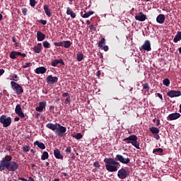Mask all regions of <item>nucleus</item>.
I'll list each match as a JSON object with an SVG mask.
<instances>
[{
	"label": "nucleus",
	"mask_w": 181,
	"mask_h": 181,
	"mask_svg": "<svg viewBox=\"0 0 181 181\" xmlns=\"http://www.w3.org/2000/svg\"><path fill=\"white\" fill-rule=\"evenodd\" d=\"M120 163L122 164H129L130 159L129 158H124L121 154H117L115 158H105L103 159V163L105 164L106 170L110 173H115L118 170V168L117 165H119Z\"/></svg>",
	"instance_id": "f257e3e1"
},
{
	"label": "nucleus",
	"mask_w": 181,
	"mask_h": 181,
	"mask_svg": "<svg viewBox=\"0 0 181 181\" xmlns=\"http://www.w3.org/2000/svg\"><path fill=\"white\" fill-rule=\"evenodd\" d=\"M19 168V165L16 161H12V157L11 155H6L2 158L0 161V172H3L5 169L9 172H16Z\"/></svg>",
	"instance_id": "f03ea898"
},
{
	"label": "nucleus",
	"mask_w": 181,
	"mask_h": 181,
	"mask_svg": "<svg viewBox=\"0 0 181 181\" xmlns=\"http://www.w3.org/2000/svg\"><path fill=\"white\" fill-rule=\"evenodd\" d=\"M0 122L1 123L4 127H8L11 126L12 119L10 117H7L6 115H2L0 117Z\"/></svg>",
	"instance_id": "7ed1b4c3"
},
{
	"label": "nucleus",
	"mask_w": 181,
	"mask_h": 181,
	"mask_svg": "<svg viewBox=\"0 0 181 181\" xmlns=\"http://www.w3.org/2000/svg\"><path fill=\"white\" fill-rule=\"evenodd\" d=\"M11 88H13V90L16 91V93L17 95L23 94V89L20 84L16 83V82L15 81H11Z\"/></svg>",
	"instance_id": "20e7f679"
},
{
	"label": "nucleus",
	"mask_w": 181,
	"mask_h": 181,
	"mask_svg": "<svg viewBox=\"0 0 181 181\" xmlns=\"http://www.w3.org/2000/svg\"><path fill=\"white\" fill-rule=\"evenodd\" d=\"M130 172L124 169V168H122L120 170L117 172V177L120 179H126L127 177L129 176Z\"/></svg>",
	"instance_id": "39448f33"
},
{
	"label": "nucleus",
	"mask_w": 181,
	"mask_h": 181,
	"mask_svg": "<svg viewBox=\"0 0 181 181\" xmlns=\"http://www.w3.org/2000/svg\"><path fill=\"white\" fill-rule=\"evenodd\" d=\"M66 132V127L62 126L61 124H57V129L55 132L57 136L62 137L64 136L65 132Z\"/></svg>",
	"instance_id": "423d86ee"
},
{
	"label": "nucleus",
	"mask_w": 181,
	"mask_h": 181,
	"mask_svg": "<svg viewBox=\"0 0 181 181\" xmlns=\"http://www.w3.org/2000/svg\"><path fill=\"white\" fill-rule=\"evenodd\" d=\"M167 95L170 98H174L175 97L181 96V92L180 90H170L167 93Z\"/></svg>",
	"instance_id": "0eeeda50"
},
{
	"label": "nucleus",
	"mask_w": 181,
	"mask_h": 181,
	"mask_svg": "<svg viewBox=\"0 0 181 181\" xmlns=\"http://www.w3.org/2000/svg\"><path fill=\"white\" fill-rule=\"evenodd\" d=\"M139 49H144L146 52H151V50H152L151 42L149 40H146L144 44L140 47Z\"/></svg>",
	"instance_id": "6e6552de"
},
{
	"label": "nucleus",
	"mask_w": 181,
	"mask_h": 181,
	"mask_svg": "<svg viewBox=\"0 0 181 181\" xmlns=\"http://www.w3.org/2000/svg\"><path fill=\"white\" fill-rule=\"evenodd\" d=\"M15 112L16 114L18 115V116H19L21 118H25V115L23 113V112L22 111V107L21 105H17L16 106V110H15Z\"/></svg>",
	"instance_id": "1a4fd4ad"
},
{
	"label": "nucleus",
	"mask_w": 181,
	"mask_h": 181,
	"mask_svg": "<svg viewBox=\"0 0 181 181\" xmlns=\"http://www.w3.org/2000/svg\"><path fill=\"white\" fill-rule=\"evenodd\" d=\"M47 83L48 84H54L58 83V77L57 76H53L52 75H49L47 77Z\"/></svg>",
	"instance_id": "9d476101"
},
{
	"label": "nucleus",
	"mask_w": 181,
	"mask_h": 181,
	"mask_svg": "<svg viewBox=\"0 0 181 181\" xmlns=\"http://www.w3.org/2000/svg\"><path fill=\"white\" fill-rule=\"evenodd\" d=\"M146 18V15L144 14L143 12H139L138 15L135 16V19L139 22H144Z\"/></svg>",
	"instance_id": "9b49d317"
},
{
	"label": "nucleus",
	"mask_w": 181,
	"mask_h": 181,
	"mask_svg": "<svg viewBox=\"0 0 181 181\" xmlns=\"http://www.w3.org/2000/svg\"><path fill=\"white\" fill-rule=\"evenodd\" d=\"M47 107V102L42 101L39 103V107H36L35 110L37 112H42L43 109L46 108Z\"/></svg>",
	"instance_id": "f8f14e48"
},
{
	"label": "nucleus",
	"mask_w": 181,
	"mask_h": 181,
	"mask_svg": "<svg viewBox=\"0 0 181 181\" xmlns=\"http://www.w3.org/2000/svg\"><path fill=\"white\" fill-rule=\"evenodd\" d=\"M136 135H131L128 137H127L126 139H124L123 141L124 142L129 144H131L132 145V143H134V141H135V138H136Z\"/></svg>",
	"instance_id": "ddd939ff"
},
{
	"label": "nucleus",
	"mask_w": 181,
	"mask_h": 181,
	"mask_svg": "<svg viewBox=\"0 0 181 181\" xmlns=\"http://www.w3.org/2000/svg\"><path fill=\"white\" fill-rule=\"evenodd\" d=\"M46 127L56 132V131L58 129V123H48L46 124Z\"/></svg>",
	"instance_id": "4468645a"
},
{
	"label": "nucleus",
	"mask_w": 181,
	"mask_h": 181,
	"mask_svg": "<svg viewBox=\"0 0 181 181\" xmlns=\"http://www.w3.org/2000/svg\"><path fill=\"white\" fill-rule=\"evenodd\" d=\"M180 117H181V115L180 113H172L168 116V118L170 121H174V120H177V119H179Z\"/></svg>",
	"instance_id": "2eb2a0df"
},
{
	"label": "nucleus",
	"mask_w": 181,
	"mask_h": 181,
	"mask_svg": "<svg viewBox=\"0 0 181 181\" xmlns=\"http://www.w3.org/2000/svg\"><path fill=\"white\" fill-rule=\"evenodd\" d=\"M47 71V69L44 66L37 67L35 70V73L37 74H44Z\"/></svg>",
	"instance_id": "dca6fc26"
},
{
	"label": "nucleus",
	"mask_w": 181,
	"mask_h": 181,
	"mask_svg": "<svg viewBox=\"0 0 181 181\" xmlns=\"http://www.w3.org/2000/svg\"><path fill=\"white\" fill-rule=\"evenodd\" d=\"M54 155L56 159H60V160L64 159L63 155L61 154V151L58 148H55V150H54Z\"/></svg>",
	"instance_id": "f3484780"
},
{
	"label": "nucleus",
	"mask_w": 181,
	"mask_h": 181,
	"mask_svg": "<svg viewBox=\"0 0 181 181\" xmlns=\"http://www.w3.org/2000/svg\"><path fill=\"white\" fill-rule=\"evenodd\" d=\"M165 21V16L160 14L156 17V22L160 24H163Z\"/></svg>",
	"instance_id": "a211bd4d"
},
{
	"label": "nucleus",
	"mask_w": 181,
	"mask_h": 181,
	"mask_svg": "<svg viewBox=\"0 0 181 181\" xmlns=\"http://www.w3.org/2000/svg\"><path fill=\"white\" fill-rule=\"evenodd\" d=\"M66 14L69 15L71 18H76V13L70 7L66 8Z\"/></svg>",
	"instance_id": "6ab92c4d"
},
{
	"label": "nucleus",
	"mask_w": 181,
	"mask_h": 181,
	"mask_svg": "<svg viewBox=\"0 0 181 181\" xmlns=\"http://www.w3.org/2000/svg\"><path fill=\"white\" fill-rule=\"evenodd\" d=\"M42 45L40 42H39L36 46H34L33 50L35 53L40 54L42 51Z\"/></svg>",
	"instance_id": "aec40b11"
},
{
	"label": "nucleus",
	"mask_w": 181,
	"mask_h": 181,
	"mask_svg": "<svg viewBox=\"0 0 181 181\" xmlns=\"http://www.w3.org/2000/svg\"><path fill=\"white\" fill-rule=\"evenodd\" d=\"M37 37L38 41H43L44 40H45L46 35L43 33L37 31Z\"/></svg>",
	"instance_id": "412c9836"
},
{
	"label": "nucleus",
	"mask_w": 181,
	"mask_h": 181,
	"mask_svg": "<svg viewBox=\"0 0 181 181\" xmlns=\"http://www.w3.org/2000/svg\"><path fill=\"white\" fill-rule=\"evenodd\" d=\"M44 10H45V13L47 15V16L50 18L52 16V13H51L50 8H49V6H47V4H45Z\"/></svg>",
	"instance_id": "4be33fe9"
},
{
	"label": "nucleus",
	"mask_w": 181,
	"mask_h": 181,
	"mask_svg": "<svg viewBox=\"0 0 181 181\" xmlns=\"http://www.w3.org/2000/svg\"><path fill=\"white\" fill-rule=\"evenodd\" d=\"M93 14H94V11H93L85 13L84 14H83V11L81 12V16L83 18H89L90 16L93 15Z\"/></svg>",
	"instance_id": "5701e85b"
},
{
	"label": "nucleus",
	"mask_w": 181,
	"mask_h": 181,
	"mask_svg": "<svg viewBox=\"0 0 181 181\" xmlns=\"http://www.w3.org/2000/svg\"><path fill=\"white\" fill-rule=\"evenodd\" d=\"M180 40H181V32L179 31L175 36L173 41H174V43H177V42Z\"/></svg>",
	"instance_id": "b1692460"
},
{
	"label": "nucleus",
	"mask_w": 181,
	"mask_h": 181,
	"mask_svg": "<svg viewBox=\"0 0 181 181\" xmlns=\"http://www.w3.org/2000/svg\"><path fill=\"white\" fill-rule=\"evenodd\" d=\"M153 153L156 155L160 156L163 153V149L161 148H155L153 150Z\"/></svg>",
	"instance_id": "393cba45"
},
{
	"label": "nucleus",
	"mask_w": 181,
	"mask_h": 181,
	"mask_svg": "<svg viewBox=\"0 0 181 181\" xmlns=\"http://www.w3.org/2000/svg\"><path fill=\"white\" fill-rule=\"evenodd\" d=\"M34 145H37L38 148L41 149L46 148L45 145L43 143H40L39 141H35Z\"/></svg>",
	"instance_id": "a878e982"
},
{
	"label": "nucleus",
	"mask_w": 181,
	"mask_h": 181,
	"mask_svg": "<svg viewBox=\"0 0 181 181\" xmlns=\"http://www.w3.org/2000/svg\"><path fill=\"white\" fill-rule=\"evenodd\" d=\"M149 131L152 132L153 134H159L160 132L159 128L155 127L149 128Z\"/></svg>",
	"instance_id": "bb28decb"
},
{
	"label": "nucleus",
	"mask_w": 181,
	"mask_h": 181,
	"mask_svg": "<svg viewBox=\"0 0 181 181\" xmlns=\"http://www.w3.org/2000/svg\"><path fill=\"white\" fill-rule=\"evenodd\" d=\"M135 141H134V142L132 143V145H133V146H134L136 148H137V149H140L141 148H140V144H139V142L137 141L138 140V137H137V136H136V138H135V139H134Z\"/></svg>",
	"instance_id": "cd10ccee"
},
{
	"label": "nucleus",
	"mask_w": 181,
	"mask_h": 181,
	"mask_svg": "<svg viewBox=\"0 0 181 181\" xmlns=\"http://www.w3.org/2000/svg\"><path fill=\"white\" fill-rule=\"evenodd\" d=\"M63 43H64L63 46L66 49H69L70 47V46H71V45H72V42L69 40L63 41Z\"/></svg>",
	"instance_id": "c85d7f7f"
},
{
	"label": "nucleus",
	"mask_w": 181,
	"mask_h": 181,
	"mask_svg": "<svg viewBox=\"0 0 181 181\" xmlns=\"http://www.w3.org/2000/svg\"><path fill=\"white\" fill-rule=\"evenodd\" d=\"M105 45V37H102L101 40L98 42V47L103 48Z\"/></svg>",
	"instance_id": "c756f323"
},
{
	"label": "nucleus",
	"mask_w": 181,
	"mask_h": 181,
	"mask_svg": "<svg viewBox=\"0 0 181 181\" xmlns=\"http://www.w3.org/2000/svg\"><path fill=\"white\" fill-rule=\"evenodd\" d=\"M48 158H49V153L47 151H45L41 156V160H47Z\"/></svg>",
	"instance_id": "7c9ffc66"
},
{
	"label": "nucleus",
	"mask_w": 181,
	"mask_h": 181,
	"mask_svg": "<svg viewBox=\"0 0 181 181\" xmlns=\"http://www.w3.org/2000/svg\"><path fill=\"white\" fill-rule=\"evenodd\" d=\"M76 56H77V61H78V62H81V61H83V53L78 52V53H77Z\"/></svg>",
	"instance_id": "2f4dec72"
},
{
	"label": "nucleus",
	"mask_w": 181,
	"mask_h": 181,
	"mask_svg": "<svg viewBox=\"0 0 181 181\" xmlns=\"http://www.w3.org/2000/svg\"><path fill=\"white\" fill-rule=\"evenodd\" d=\"M163 86H165L167 87L170 86V81L169 78H165L163 81Z\"/></svg>",
	"instance_id": "473e14b6"
},
{
	"label": "nucleus",
	"mask_w": 181,
	"mask_h": 181,
	"mask_svg": "<svg viewBox=\"0 0 181 181\" xmlns=\"http://www.w3.org/2000/svg\"><path fill=\"white\" fill-rule=\"evenodd\" d=\"M42 45H43V46H44V47L45 48H46V49H49V48H50V44H49V42H48V41H44L43 42H42Z\"/></svg>",
	"instance_id": "72a5a7b5"
},
{
	"label": "nucleus",
	"mask_w": 181,
	"mask_h": 181,
	"mask_svg": "<svg viewBox=\"0 0 181 181\" xmlns=\"http://www.w3.org/2000/svg\"><path fill=\"white\" fill-rule=\"evenodd\" d=\"M73 137L77 140L81 139L83 136L81 133H77L76 135H73Z\"/></svg>",
	"instance_id": "f704fd0d"
},
{
	"label": "nucleus",
	"mask_w": 181,
	"mask_h": 181,
	"mask_svg": "<svg viewBox=\"0 0 181 181\" xmlns=\"http://www.w3.org/2000/svg\"><path fill=\"white\" fill-rule=\"evenodd\" d=\"M9 57L13 59H16V51H12L11 53L9 54Z\"/></svg>",
	"instance_id": "c9c22d12"
},
{
	"label": "nucleus",
	"mask_w": 181,
	"mask_h": 181,
	"mask_svg": "<svg viewBox=\"0 0 181 181\" xmlns=\"http://www.w3.org/2000/svg\"><path fill=\"white\" fill-rule=\"evenodd\" d=\"M58 64H59V59L52 60V66L56 67V66H57Z\"/></svg>",
	"instance_id": "e433bc0d"
},
{
	"label": "nucleus",
	"mask_w": 181,
	"mask_h": 181,
	"mask_svg": "<svg viewBox=\"0 0 181 181\" xmlns=\"http://www.w3.org/2000/svg\"><path fill=\"white\" fill-rule=\"evenodd\" d=\"M37 4L36 0H30V6H32L33 8H35V6Z\"/></svg>",
	"instance_id": "4c0bfd02"
},
{
	"label": "nucleus",
	"mask_w": 181,
	"mask_h": 181,
	"mask_svg": "<svg viewBox=\"0 0 181 181\" xmlns=\"http://www.w3.org/2000/svg\"><path fill=\"white\" fill-rule=\"evenodd\" d=\"M32 66V64L30 62H26L24 64H23L22 68L23 69H28V67Z\"/></svg>",
	"instance_id": "58836bf2"
},
{
	"label": "nucleus",
	"mask_w": 181,
	"mask_h": 181,
	"mask_svg": "<svg viewBox=\"0 0 181 181\" xmlns=\"http://www.w3.org/2000/svg\"><path fill=\"white\" fill-rule=\"evenodd\" d=\"M66 153L67 155H69L70 153H71L72 152V148L71 147L69 146V147H66V149L65 150Z\"/></svg>",
	"instance_id": "ea45409f"
},
{
	"label": "nucleus",
	"mask_w": 181,
	"mask_h": 181,
	"mask_svg": "<svg viewBox=\"0 0 181 181\" xmlns=\"http://www.w3.org/2000/svg\"><path fill=\"white\" fill-rule=\"evenodd\" d=\"M29 151H30L29 146H23V152H29Z\"/></svg>",
	"instance_id": "a19ab883"
},
{
	"label": "nucleus",
	"mask_w": 181,
	"mask_h": 181,
	"mask_svg": "<svg viewBox=\"0 0 181 181\" xmlns=\"http://www.w3.org/2000/svg\"><path fill=\"white\" fill-rule=\"evenodd\" d=\"M93 165L95 166V168H100L101 166L99 161H95V163H93Z\"/></svg>",
	"instance_id": "79ce46f5"
},
{
	"label": "nucleus",
	"mask_w": 181,
	"mask_h": 181,
	"mask_svg": "<svg viewBox=\"0 0 181 181\" xmlns=\"http://www.w3.org/2000/svg\"><path fill=\"white\" fill-rule=\"evenodd\" d=\"M71 97H70V96H68V98H66V99L64 103H65L66 105H69V104L71 103Z\"/></svg>",
	"instance_id": "37998d69"
},
{
	"label": "nucleus",
	"mask_w": 181,
	"mask_h": 181,
	"mask_svg": "<svg viewBox=\"0 0 181 181\" xmlns=\"http://www.w3.org/2000/svg\"><path fill=\"white\" fill-rule=\"evenodd\" d=\"M54 45L55 46H64V42H54Z\"/></svg>",
	"instance_id": "c03bdc74"
},
{
	"label": "nucleus",
	"mask_w": 181,
	"mask_h": 181,
	"mask_svg": "<svg viewBox=\"0 0 181 181\" xmlns=\"http://www.w3.org/2000/svg\"><path fill=\"white\" fill-rule=\"evenodd\" d=\"M143 88H144V90H146L147 91H148V90H149V85L148 83L143 84Z\"/></svg>",
	"instance_id": "a18cd8bd"
},
{
	"label": "nucleus",
	"mask_w": 181,
	"mask_h": 181,
	"mask_svg": "<svg viewBox=\"0 0 181 181\" xmlns=\"http://www.w3.org/2000/svg\"><path fill=\"white\" fill-rule=\"evenodd\" d=\"M13 82H18V76L15 74L13 76Z\"/></svg>",
	"instance_id": "49530a36"
},
{
	"label": "nucleus",
	"mask_w": 181,
	"mask_h": 181,
	"mask_svg": "<svg viewBox=\"0 0 181 181\" xmlns=\"http://www.w3.org/2000/svg\"><path fill=\"white\" fill-rule=\"evenodd\" d=\"M21 11H22V13H23L24 16H26V15H27V13H28V8H21Z\"/></svg>",
	"instance_id": "de8ad7c7"
},
{
	"label": "nucleus",
	"mask_w": 181,
	"mask_h": 181,
	"mask_svg": "<svg viewBox=\"0 0 181 181\" xmlns=\"http://www.w3.org/2000/svg\"><path fill=\"white\" fill-rule=\"evenodd\" d=\"M40 23L42 25H46V24H47V21L41 19V20L40 21Z\"/></svg>",
	"instance_id": "09e8293b"
},
{
	"label": "nucleus",
	"mask_w": 181,
	"mask_h": 181,
	"mask_svg": "<svg viewBox=\"0 0 181 181\" xmlns=\"http://www.w3.org/2000/svg\"><path fill=\"white\" fill-rule=\"evenodd\" d=\"M89 28L92 31H96V28H95L94 25H90Z\"/></svg>",
	"instance_id": "8fccbe9b"
},
{
	"label": "nucleus",
	"mask_w": 181,
	"mask_h": 181,
	"mask_svg": "<svg viewBox=\"0 0 181 181\" xmlns=\"http://www.w3.org/2000/svg\"><path fill=\"white\" fill-rule=\"evenodd\" d=\"M62 64V65H65V62H64V60L62 59H59V64Z\"/></svg>",
	"instance_id": "3c124183"
},
{
	"label": "nucleus",
	"mask_w": 181,
	"mask_h": 181,
	"mask_svg": "<svg viewBox=\"0 0 181 181\" xmlns=\"http://www.w3.org/2000/svg\"><path fill=\"white\" fill-rule=\"evenodd\" d=\"M154 139H156V140H159L160 139V136L158 135V134H156L154 135Z\"/></svg>",
	"instance_id": "603ef678"
},
{
	"label": "nucleus",
	"mask_w": 181,
	"mask_h": 181,
	"mask_svg": "<svg viewBox=\"0 0 181 181\" xmlns=\"http://www.w3.org/2000/svg\"><path fill=\"white\" fill-rule=\"evenodd\" d=\"M62 96L63 97H66V98H68V97H69V93H64L62 94Z\"/></svg>",
	"instance_id": "864d4df0"
},
{
	"label": "nucleus",
	"mask_w": 181,
	"mask_h": 181,
	"mask_svg": "<svg viewBox=\"0 0 181 181\" xmlns=\"http://www.w3.org/2000/svg\"><path fill=\"white\" fill-rule=\"evenodd\" d=\"M103 50H105V52H107V50L109 49L107 45H105L104 47H103Z\"/></svg>",
	"instance_id": "5fc2aeb1"
},
{
	"label": "nucleus",
	"mask_w": 181,
	"mask_h": 181,
	"mask_svg": "<svg viewBox=\"0 0 181 181\" xmlns=\"http://www.w3.org/2000/svg\"><path fill=\"white\" fill-rule=\"evenodd\" d=\"M96 76H97V77H100V76H101V71H98L96 72Z\"/></svg>",
	"instance_id": "6e6d98bb"
},
{
	"label": "nucleus",
	"mask_w": 181,
	"mask_h": 181,
	"mask_svg": "<svg viewBox=\"0 0 181 181\" xmlns=\"http://www.w3.org/2000/svg\"><path fill=\"white\" fill-rule=\"evenodd\" d=\"M5 73L4 69H0V76H2Z\"/></svg>",
	"instance_id": "4d7b16f0"
},
{
	"label": "nucleus",
	"mask_w": 181,
	"mask_h": 181,
	"mask_svg": "<svg viewBox=\"0 0 181 181\" xmlns=\"http://www.w3.org/2000/svg\"><path fill=\"white\" fill-rule=\"evenodd\" d=\"M156 125L160 126V119H156Z\"/></svg>",
	"instance_id": "13d9d810"
},
{
	"label": "nucleus",
	"mask_w": 181,
	"mask_h": 181,
	"mask_svg": "<svg viewBox=\"0 0 181 181\" xmlns=\"http://www.w3.org/2000/svg\"><path fill=\"white\" fill-rule=\"evenodd\" d=\"M18 179H19V180H21V181H28L27 179L23 178V177H19Z\"/></svg>",
	"instance_id": "bf43d9fd"
},
{
	"label": "nucleus",
	"mask_w": 181,
	"mask_h": 181,
	"mask_svg": "<svg viewBox=\"0 0 181 181\" xmlns=\"http://www.w3.org/2000/svg\"><path fill=\"white\" fill-rule=\"evenodd\" d=\"M157 95H158V97H159V98H160V100H163L162 94H160V93H157Z\"/></svg>",
	"instance_id": "052dcab7"
},
{
	"label": "nucleus",
	"mask_w": 181,
	"mask_h": 181,
	"mask_svg": "<svg viewBox=\"0 0 181 181\" xmlns=\"http://www.w3.org/2000/svg\"><path fill=\"white\" fill-rule=\"evenodd\" d=\"M22 53L21 52H16V57L17 56H21Z\"/></svg>",
	"instance_id": "680f3d73"
},
{
	"label": "nucleus",
	"mask_w": 181,
	"mask_h": 181,
	"mask_svg": "<svg viewBox=\"0 0 181 181\" xmlns=\"http://www.w3.org/2000/svg\"><path fill=\"white\" fill-rule=\"evenodd\" d=\"M12 40L14 43H16V38L14 36L12 37Z\"/></svg>",
	"instance_id": "e2e57ef3"
},
{
	"label": "nucleus",
	"mask_w": 181,
	"mask_h": 181,
	"mask_svg": "<svg viewBox=\"0 0 181 181\" xmlns=\"http://www.w3.org/2000/svg\"><path fill=\"white\" fill-rule=\"evenodd\" d=\"M62 175L64 177H68L69 176V175L67 173H65V172H62Z\"/></svg>",
	"instance_id": "0e129e2a"
},
{
	"label": "nucleus",
	"mask_w": 181,
	"mask_h": 181,
	"mask_svg": "<svg viewBox=\"0 0 181 181\" xmlns=\"http://www.w3.org/2000/svg\"><path fill=\"white\" fill-rule=\"evenodd\" d=\"M28 181H35L33 177H30Z\"/></svg>",
	"instance_id": "69168bd1"
},
{
	"label": "nucleus",
	"mask_w": 181,
	"mask_h": 181,
	"mask_svg": "<svg viewBox=\"0 0 181 181\" xmlns=\"http://www.w3.org/2000/svg\"><path fill=\"white\" fill-rule=\"evenodd\" d=\"M20 120V118L19 117H16L14 118V121L15 122H18Z\"/></svg>",
	"instance_id": "338daca9"
},
{
	"label": "nucleus",
	"mask_w": 181,
	"mask_h": 181,
	"mask_svg": "<svg viewBox=\"0 0 181 181\" xmlns=\"http://www.w3.org/2000/svg\"><path fill=\"white\" fill-rule=\"evenodd\" d=\"M86 24H88V25H89V24H90V21L89 20H88V21H86Z\"/></svg>",
	"instance_id": "774afa93"
}]
</instances>
